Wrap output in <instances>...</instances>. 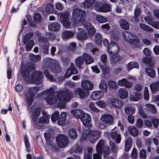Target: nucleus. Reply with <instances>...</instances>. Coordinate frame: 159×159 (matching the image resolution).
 Listing matches in <instances>:
<instances>
[{
    "label": "nucleus",
    "mask_w": 159,
    "mask_h": 159,
    "mask_svg": "<svg viewBox=\"0 0 159 159\" xmlns=\"http://www.w3.org/2000/svg\"><path fill=\"white\" fill-rule=\"evenodd\" d=\"M57 89L55 85H52L48 89L39 93L37 95L38 98L46 97L47 102L50 104H53L58 101V105L61 107H65V103L69 101L72 98V93L69 90L54 92Z\"/></svg>",
    "instance_id": "obj_1"
},
{
    "label": "nucleus",
    "mask_w": 159,
    "mask_h": 159,
    "mask_svg": "<svg viewBox=\"0 0 159 159\" xmlns=\"http://www.w3.org/2000/svg\"><path fill=\"white\" fill-rule=\"evenodd\" d=\"M35 66L34 63L30 62H27L25 67L22 66L21 73L22 76L27 81L38 84L43 81L42 73L39 71H35L31 76H30V71L34 70Z\"/></svg>",
    "instance_id": "obj_2"
},
{
    "label": "nucleus",
    "mask_w": 159,
    "mask_h": 159,
    "mask_svg": "<svg viewBox=\"0 0 159 159\" xmlns=\"http://www.w3.org/2000/svg\"><path fill=\"white\" fill-rule=\"evenodd\" d=\"M41 112V109L40 107L32 108L31 109V117L33 121V126L37 129L41 128L42 124H48L50 116L45 111H42V113L43 116L40 117L38 120V118L40 115Z\"/></svg>",
    "instance_id": "obj_3"
},
{
    "label": "nucleus",
    "mask_w": 159,
    "mask_h": 159,
    "mask_svg": "<svg viewBox=\"0 0 159 159\" xmlns=\"http://www.w3.org/2000/svg\"><path fill=\"white\" fill-rule=\"evenodd\" d=\"M54 61V60L50 58H45L44 60V63L43 67V70H44V75L50 81L53 82L55 81V80L52 75L49 74L48 70L50 68L52 71L54 73L59 72L61 70L60 65L52 64Z\"/></svg>",
    "instance_id": "obj_4"
},
{
    "label": "nucleus",
    "mask_w": 159,
    "mask_h": 159,
    "mask_svg": "<svg viewBox=\"0 0 159 159\" xmlns=\"http://www.w3.org/2000/svg\"><path fill=\"white\" fill-rule=\"evenodd\" d=\"M93 6L94 9L97 11L107 12L111 10V6L107 4H102L100 2H95V0H86L83 2L82 7L84 8H88Z\"/></svg>",
    "instance_id": "obj_5"
},
{
    "label": "nucleus",
    "mask_w": 159,
    "mask_h": 159,
    "mask_svg": "<svg viewBox=\"0 0 159 159\" xmlns=\"http://www.w3.org/2000/svg\"><path fill=\"white\" fill-rule=\"evenodd\" d=\"M72 115L77 118H80L83 125L85 127L91 128L92 126L90 116L85 113L82 110H72L70 111Z\"/></svg>",
    "instance_id": "obj_6"
},
{
    "label": "nucleus",
    "mask_w": 159,
    "mask_h": 159,
    "mask_svg": "<svg viewBox=\"0 0 159 159\" xmlns=\"http://www.w3.org/2000/svg\"><path fill=\"white\" fill-rule=\"evenodd\" d=\"M85 16V11L78 8L74 9L72 15V25L73 26L75 27L83 25Z\"/></svg>",
    "instance_id": "obj_7"
},
{
    "label": "nucleus",
    "mask_w": 159,
    "mask_h": 159,
    "mask_svg": "<svg viewBox=\"0 0 159 159\" xmlns=\"http://www.w3.org/2000/svg\"><path fill=\"white\" fill-rule=\"evenodd\" d=\"M96 149L98 153L93 155V159H102L101 154L103 153L104 157H106L109 153V148L108 147H105L103 140L101 139L99 141L96 146Z\"/></svg>",
    "instance_id": "obj_8"
},
{
    "label": "nucleus",
    "mask_w": 159,
    "mask_h": 159,
    "mask_svg": "<svg viewBox=\"0 0 159 159\" xmlns=\"http://www.w3.org/2000/svg\"><path fill=\"white\" fill-rule=\"evenodd\" d=\"M100 133L97 130H93L90 131L89 130H85L83 132L82 134L81 138V141L86 140L89 139L92 143H93L99 137Z\"/></svg>",
    "instance_id": "obj_9"
},
{
    "label": "nucleus",
    "mask_w": 159,
    "mask_h": 159,
    "mask_svg": "<svg viewBox=\"0 0 159 159\" xmlns=\"http://www.w3.org/2000/svg\"><path fill=\"white\" fill-rule=\"evenodd\" d=\"M39 90V89L38 87H32L28 88L27 92H24L25 97L29 105H31L33 102L34 96V94L37 93Z\"/></svg>",
    "instance_id": "obj_10"
},
{
    "label": "nucleus",
    "mask_w": 159,
    "mask_h": 159,
    "mask_svg": "<svg viewBox=\"0 0 159 159\" xmlns=\"http://www.w3.org/2000/svg\"><path fill=\"white\" fill-rule=\"evenodd\" d=\"M57 16L64 27L66 28H70V23L69 21L70 12L69 11H66L63 13H58Z\"/></svg>",
    "instance_id": "obj_11"
},
{
    "label": "nucleus",
    "mask_w": 159,
    "mask_h": 159,
    "mask_svg": "<svg viewBox=\"0 0 159 159\" xmlns=\"http://www.w3.org/2000/svg\"><path fill=\"white\" fill-rule=\"evenodd\" d=\"M122 35L125 40L131 44L137 45L139 43V39L137 36L129 32L124 31Z\"/></svg>",
    "instance_id": "obj_12"
},
{
    "label": "nucleus",
    "mask_w": 159,
    "mask_h": 159,
    "mask_svg": "<svg viewBox=\"0 0 159 159\" xmlns=\"http://www.w3.org/2000/svg\"><path fill=\"white\" fill-rule=\"evenodd\" d=\"M34 35V33L30 32L26 34L23 40V43L26 44L25 49L26 51H30L33 47L34 44V41L32 40H30Z\"/></svg>",
    "instance_id": "obj_13"
},
{
    "label": "nucleus",
    "mask_w": 159,
    "mask_h": 159,
    "mask_svg": "<svg viewBox=\"0 0 159 159\" xmlns=\"http://www.w3.org/2000/svg\"><path fill=\"white\" fill-rule=\"evenodd\" d=\"M56 141L58 146L62 148L67 145L69 142V139L65 135L60 134L57 136Z\"/></svg>",
    "instance_id": "obj_14"
},
{
    "label": "nucleus",
    "mask_w": 159,
    "mask_h": 159,
    "mask_svg": "<svg viewBox=\"0 0 159 159\" xmlns=\"http://www.w3.org/2000/svg\"><path fill=\"white\" fill-rule=\"evenodd\" d=\"M107 50L110 54L111 55H116L119 53L120 49L118 44L113 42L109 44Z\"/></svg>",
    "instance_id": "obj_15"
},
{
    "label": "nucleus",
    "mask_w": 159,
    "mask_h": 159,
    "mask_svg": "<svg viewBox=\"0 0 159 159\" xmlns=\"http://www.w3.org/2000/svg\"><path fill=\"white\" fill-rule=\"evenodd\" d=\"M143 62L148 65L150 67L149 68H145V70L147 74L150 77H153L155 76V73L154 71L152 69V66L151 64V60L150 59L145 57L143 59Z\"/></svg>",
    "instance_id": "obj_16"
},
{
    "label": "nucleus",
    "mask_w": 159,
    "mask_h": 159,
    "mask_svg": "<svg viewBox=\"0 0 159 159\" xmlns=\"http://www.w3.org/2000/svg\"><path fill=\"white\" fill-rule=\"evenodd\" d=\"M48 133H45L44 134V137L46 139L47 145L45 147V149L47 152H49V150L51 151L56 150L57 149V146L53 143L52 141L49 140V136H48Z\"/></svg>",
    "instance_id": "obj_17"
},
{
    "label": "nucleus",
    "mask_w": 159,
    "mask_h": 159,
    "mask_svg": "<svg viewBox=\"0 0 159 159\" xmlns=\"http://www.w3.org/2000/svg\"><path fill=\"white\" fill-rule=\"evenodd\" d=\"M114 118L112 115L109 114H104L101 118V120L104 124L111 125L113 124Z\"/></svg>",
    "instance_id": "obj_18"
},
{
    "label": "nucleus",
    "mask_w": 159,
    "mask_h": 159,
    "mask_svg": "<svg viewBox=\"0 0 159 159\" xmlns=\"http://www.w3.org/2000/svg\"><path fill=\"white\" fill-rule=\"evenodd\" d=\"M85 28L88 31V34L90 37H92L96 32V30L91 24L86 22L84 24Z\"/></svg>",
    "instance_id": "obj_19"
},
{
    "label": "nucleus",
    "mask_w": 159,
    "mask_h": 159,
    "mask_svg": "<svg viewBox=\"0 0 159 159\" xmlns=\"http://www.w3.org/2000/svg\"><path fill=\"white\" fill-rule=\"evenodd\" d=\"M78 73V71L75 67L73 64L71 63L70 67L68 68L64 75L65 78H68L72 74H76Z\"/></svg>",
    "instance_id": "obj_20"
},
{
    "label": "nucleus",
    "mask_w": 159,
    "mask_h": 159,
    "mask_svg": "<svg viewBox=\"0 0 159 159\" xmlns=\"http://www.w3.org/2000/svg\"><path fill=\"white\" fill-rule=\"evenodd\" d=\"M110 104L111 106L117 109L120 108L124 105L123 102L116 98L112 99Z\"/></svg>",
    "instance_id": "obj_21"
},
{
    "label": "nucleus",
    "mask_w": 159,
    "mask_h": 159,
    "mask_svg": "<svg viewBox=\"0 0 159 159\" xmlns=\"http://www.w3.org/2000/svg\"><path fill=\"white\" fill-rule=\"evenodd\" d=\"M104 95L103 92L101 91H96L93 92L91 95V98L96 100L102 98Z\"/></svg>",
    "instance_id": "obj_22"
},
{
    "label": "nucleus",
    "mask_w": 159,
    "mask_h": 159,
    "mask_svg": "<svg viewBox=\"0 0 159 159\" xmlns=\"http://www.w3.org/2000/svg\"><path fill=\"white\" fill-rule=\"evenodd\" d=\"M81 86L84 90H90L93 88V84L90 81L87 80H85L82 81Z\"/></svg>",
    "instance_id": "obj_23"
},
{
    "label": "nucleus",
    "mask_w": 159,
    "mask_h": 159,
    "mask_svg": "<svg viewBox=\"0 0 159 159\" xmlns=\"http://www.w3.org/2000/svg\"><path fill=\"white\" fill-rule=\"evenodd\" d=\"M62 38L64 40H66L73 37L75 33L70 30H65L62 32Z\"/></svg>",
    "instance_id": "obj_24"
},
{
    "label": "nucleus",
    "mask_w": 159,
    "mask_h": 159,
    "mask_svg": "<svg viewBox=\"0 0 159 159\" xmlns=\"http://www.w3.org/2000/svg\"><path fill=\"white\" fill-rule=\"evenodd\" d=\"M75 93L78 94L79 98L80 99H84L85 97L88 96L89 94V92H85L82 89L79 88L75 91Z\"/></svg>",
    "instance_id": "obj_25"
},
{
    "label": "nucleus",
    "mask_w": 159,
    "mask_h": 159,
    "mask_svg": "<svg viewBox=\"0 0 159 159\" xmlns=\"http://www.w3.org/2000/svg\"><path fill=\"white\" fill-rule=\"evenodd\" d=\"M78 29L79 32L77 34V39L80 40L87 39V37L86 32L81 28H78Z\"/></svg>",
    "instance_id": "obj_26"
},
{
    "label": "nucleus",
    "mask_w": 159,
    "mask_h": 159,
    "mask_svg": "<svg viewBox=\"0 0 159 159\" xmlns=\"http://www.w3.org/2000/svg\"><path fill=\"white\" fill-rule=\"evenodd\" d=\"M111 135L113 139H115V142L116 143H120L121 139V136L120 134L117 133L116 131L112 132L111 134Z\"/></svg>",
    "instance_id": "obj_27"
},
{
    "label": "nucleus",
    "mask_w": 159,
    "mask_h": 159,
    "mask_svg": "<svg viewBox=\"0 0 159 159\" xmlns=\"http://www.w3.org/2000/svg\"><path fill=\"white\" fill-rule=\"evenodd\" d=\"M83 58L85 61L86 64L89 65L93 63L94 61L93 58L89 54L84 53L83 54Z\"/></svg>",
    "instance_id": "obj_28"
},
{
    "label": "nucleus",
    "mask_w": 159,
    "mask_h": 159,
    "mask_svg": "<svg viewBox=\"0 0 159 159\" xmlns=\"http://www.w3.org/2000/svg\"><path fill=\"white\" fill-rule=\"evenodd\" d=\"M150 88L152 93H156L159 89V81L152 83L150 85Z\"/></svg>",
    "instance_id": "obj_29"
},
{
    "label": "nucleus",
    "mask_w": 159,
    "mask_h": 159,
    "mask_svg": "<svg viewBox=\"0 0 159 159\" xmlns=\"http://www.w3.org/2000/svg\"><path fill=\"white\" fill-rule=\"evenodd\" d=\"M118 93V96L121 99H125L128 97V92L125 89H119Z\"/></svg>",
    "instance_id": "obj_30"
},
{
    "label": "nucleus",
    "mask_w": 159,
    "mask_h": 159,
    "mask_svg": "<svg viewBox=\"0 0 159 159\" xmlns=\"http://www.w3.org/2000/svg\"><path fill=\"white\" fill-rule=\"evenodd\" d=\"M117 83L120 86H125L128 88H130L132 85L131 83L127 82V80L125 78H123L121 80H119Z\"/></svg>",
    "instance_id": "obj_31"
},
{
    "label": "nucleus",
    "mask_w": 159,
    "mask_h": 159,
    "mask_svg": "<svg viewBox=\"0 0 159 159\" xmlns=\"http://www.w3.org/2000/svg\"><path fill=\"white\" fill-rule=\"evenodd\" d=\"M48 28L52 31H58L60 29V25L57 22L52 23L48 25Z\"/></svg>",
    "instance_id": "obj_32"
},
{
    "label": "nucleus",
    "mask_w": 159,
    "mask_h": 159,
    "mask_svg": "<svg viewBox=\"0 0 159 159\" xmlns=\"http://www.w3.org/2000/svg\"><path fill=\"white\" fill-rule=\"evenodd\" d=\"M84 61V59L83 57L80 56L77 57L75 59V63L77 67L80 69L81 68V66L83 64Z\"/></svg>",
    "instance_id": "obj_33"
},
{
    "label": "nucleus",
    "mask_w": 159,
    "mask_h": 159,
    "mask_svg": "<svg viewBox=\"0 0 159 159\" xmlns=\"http://www.w3.org/2000/svg\"><path fill=\"white\" fill-rule=\"evenodd\" d=\"M68 135L69 138L73 140L75 139L78 136L76 130L74 129H71L69 130Z\"/></svg>",
    "instance_id": "obj_34"
},
{
    "label": "nucleus",
    "mask_w": 159,
    "mask_h": 159,
    "mask_svg": "<svg viewBox=\"0 0 159 159\" xmlns=\"http://www.w3.org/2000/svg\"><path fill=\"white\" fill-rule=\"evenodd\" d=\"M92 148L91 147L88 148L87 150L84 151V159H92Z\"/></svg>",
    "instance_id": "obj_35"
},
{
    "label": "nucleus",
    "mask_w": 159,
    "mask_h": 159,
    "mask_svg": "<svg viewBox=\"0 0 159 159\" xmlns=\"http://www.w3.org/2000/svg\"><path fill=\"white\" fill-rule=\"evenodd\" d=\"M121 27L125 30H128L129 28V25L128 22L125 20L121 19L119 21Z\"/></svg>",
    "instance_id": "obj_36"
},
{
    "label": "nucleus",
    "mask_w": 159,
    "mask_h": 159,
    "mask_svg": "<svg viewBox=\"0 0 159 159\" xmlns=\"http://www.w3.org/2000/svg\"><path fill=\"white\" fill-rule=\"evenodd\" d=\"M142 98V95L139 93L135 92L134 95H130V99L131 101H137Z\"/></svg>",
    "instance_id": "obj_37"
},
{
    "label": "nucleus",
    "mask_w": 159,
    "mask_h": 159,
    "mask_svg": "<svg viewBox=\"0 0 159 159\" xmlns=\"http://www.w3.org/2000/svg\"><path fill=\"white\" fill-rule=\"evenodd\" d=\"M132 139L130 138H128L126 139L125 143V150L126 152H128L130 149Z\"/></svg>",
    "instance_id": "obj_38"
},
{
    "label": "nucleus",
    "mask_w": 159,
    "mask_h": 159,
    "mask_svg": "<svg viewBox=\"0 0 159 159\" xmlns=\"http://www.w3.org/2000/svg\"><path fill=\"white\" fill-rule=\"evenodd\" d=\"M121 57L120 55H111L110 57V61L111 64L116 63L118 61L120 60Z\"/></svg>",
    "instance_id": "obj_39"
},
{
    "label": "nucleus",
    "mask_w": 159,
    "mask_h": 159,
    "mask_svg": "<svg viewBox=\"0 0 159 159\" xmlns=\"http://www.w3.org/2000/svg\"><path fill=\"white\" fill-rule=\"evenodd\" d=\"M83 149L82 147L76 145L74 146L72 148L69 150L70 153H72L74 152L81 153L82 152Z\"/></svg>",
    "instance_id": "obj_40"
},
{
    "label": "nucleus",
    "mask_w": 159,
    "mask_h": 159,
    "mask_svg": "<svg viewBox=\"0 0 159 159\" xmlns=\"http://www.w3.org/2000/svg\"><path fill=\"white\" fill-rule=\"evenodd\" d=\"M99 87L102 91L106 93L107 91V86L106 81L104 80H102L99 84Z\"/></svg>",
    "instance_id": "obj_41"
},
{
    "label": "nucleus",
    "mask_w": 159,
    "mask_h": 159,
    "mask_svg": "<svg viewBox=\"0 0 159 159\" xmlns=\"http://www.w3.org/2000/svg\"><path fill=\"white\" fill-rule=\"evenodd\" d=\"M127 68L129 71L133 68H138L139 67L138 63L136 61L131 62L127 65Z\"/></svg>",
    "instance_id": "obj_42"
},
{
    "label": "nucleus",
    "mask_w": 159,
    "mask_h": 159,
    "mask_svg": "<svg viewBox=\"0 0 159 159\" xmlns=\"http://www.w3.org/2000/svg\"><path fill=\"white\" fill-rule=\"evenodd\" d=\"M145 106L152 113L156 114L157 113V109L153 105L150 104L146 103L145 104Z\"/></svg>",
    "instance_id": "obj_43"
},
{
    "label": "nucleus",
    "mask_w": 159,
    "mask_h": 159,
    "mask_svg": "<svg viewBox=\"0 0 159 159\" xmlns=\"http://www.w3.org/2000/svg\"><path fill=\"white\" fill-rule=\"evenodd\" d=\"M139 26L141 29L145 31L150 32L153 31L152 28L145 24L140 23L139 24Z\"/></svg>",
    "instance_id": "obj_44"
},
{
    "label": "nucleus",
    "mask_w": 159,
    "mask_h": 159,
    "mask_svg": "<svg viewBox=\"0 0 159 159\" xmlns=\"http://www.w3.org/2000/svg\"><path fill=\"white\" fill-rule=\"evenodd\" d=\"M128 131L129 133L134 136H136L138 134V130L134 127H130L129 128Z\"/></svg>",
    "instance_id": "obj_45"
},
{
    "label": "nucleus",
    "mask_w": 159,
    "mask_h": 159,
    "mask_svg": "<svg viewBox=\"0 0 159 159\" xmlns=\"http://www.w3.org/2000/svg\"><path fill=\"white\" fill-rule=\"evenodd\" d=\"M125 113L128 115H132L134 114L135 110L132 107H128L125 108Z\"/></svg>",
    "instance_id": "obj_46"
},
{
    "label": "nucleus",
    "mask_w": 159,
    "mask_h": 159,
    "mask_svg": "<svg viewBox=\"0 0 159 159\" xmlns=\"http://www.w3.org/2000/svg\"><path fill=\"white\" fill-rule=\"evenodd\" d=\"M29 58L31 61L37 62L40 60L41 57L39 55H35L33 54H31L29 56Z\"/></svg>",
    "instance_id": "obj_47"
},
{
    "label": "nucleus",
    "mask_w": 159,
    "mask_h": 159,
    "mask_svg": "<svg viewBox=\"0 0 159 159\" xmlns=\"http://www.w3.org/2000/svg\"><path fill=\"white\" fill-rule=\"evenodd\" d=\"M24 141L25 148L28 152H29L30 150V144L27 138V136L26 135H25L24 136Z\"/></svg>",
    "instance_id": "obj_48"
},
{
    "label": "nucleus",
    "mask_w": 159,
    "mask_h": 159,
    "mask_svg": "<svg viewBox=\"0 0 159 159\" xmlns=\"http://www.w3.org/2000/svg\"><path fill=\"white\" fill-rule=\"evenodd\" d=\"M102 37L99 33H96L94 36V40L95 43L97 44L100 45L102 43Z\"/></svg>",
    "instance_id": "obj_49"
},
{
    "label": "nucleus",
    "mask_w": 159,
    "mask_h": 159,
    "mask_svg": "<svg viewBox=\"0 0 159 159\" xmlns=\"http://www.w3.org/2000/svg\"><path fill=\"white\" fill-rule=\"evenodd\" d=\"M46 11L48 13H53L54 12L53 7L52 4L48 3L45 8Z\"/></svg>",
    "instance_id": "obj_50"
},
{
    "label": "nucleus",
    "mask_w": 159,
    "mask_h": 159,
    "mask_svg": "<svg viewBox=\"0 0 159 159\" xmlns=\"http://www.w3.org/2000/svg\"><path fill=\"white\" fill-rule=\"evenodd\" d=\"M96 19L97 21L100 23H105L107 21V19L105 17L99 15H97Z\"/></svg>",
    "instance_id": "obj_51"
},
{
    "label": "nucleus",
    "mask_w": 159,
    "mask_h": 159,
    "mask_svg": "<svg viewBox=\"0 0 159 159\" xmlns=\"http://www.w3.org/2000/svg\"><path fill=\"white\" fill-rule=\"evenodd\" d=\"M89 107L93 111L95 112H98L100 110L95 106L94 104L92 102L89 103Z\"/></svg>",
    "instance_id": "obj_52"
},
{
    "label": "nucleus",
    "mask_w": 159,
    "mask_h": 159,
    "mask_svg": "<svg viewBox=\"0 0 159 159\" xmlns=\"http://www.w3.org/2000/svg\"><path fill=\"white\" fill-rule=\"evenodd\" d=\"M59 113L58 111H55L52 114L51 117V120L52 122H56L58 119Z\"/></svg>",
    "instance_id": "obj_53"
},
{
    "label": "nucleus",
    "mask_w": 159,
    "mask_h": 159,
    "mask_svg": "<svg viewBox=\"0 0 159 159\" xmlns=\"http://www.w3.org/2000/svg\"><path fill=\"white\" fill-rule=\"evenodd\" d=\"M49 46L48 44L43 45L41 46V48L44 54H48L49 53Z\"/></svg>",
    "instance_id": "obj_54"
},
{
    "label": "nucleus",
    "mask_w": 159,
    "mask_h": 159,
    "mask_svg": "<svg viewBox=\"0 0 159 159\" xmlns=\"http://www.w3.org/2000/svg\"><path fill=\"white\" fill-rule=\"evenodd\" d=\"M100 68L104 74H106L109 71V69L107 66L105 64H104L103 65L100 64Z\"/></svg>",
    "instance_id": "obj_55"
},
{
    "label": "nucleus",
    "mask_w": 159,
    "mask_h": 159,
    "mask_svg": "<svg viewBox=\"0 0 159 159\" xmlns=\"http://www.w3.org/2000/svg\"><path fill=\"white\" fill-rule=\"evenodd\" d=\"M108 85L111 88L114 89H116L118 88L116 83L113 81H110L108 82Z\"/></svg>",
    "instance_id": "obj_56"
},
{
    "label": "nucleus",
    "mask_w": 159,
    "mask_h": 159,
    "mask_svg": "<svg viewBox=\"0 0 159 159\" xmlns=\"http://www.w3.org/2000/svg\"><path fill=\"white\" fill-rule=\"evenodd\" d=\"M96 104L97 106L101 107H104L106 105V103L103 100H100L96 102Z\"/></svg>",
    "instance_id": "obj_57"
},
{
    "label": "nucleus",
    "mask_w": 159,
    "mask_h": 159,
    "mask_svg": "<svg viewBox=\"0 0 159 159\" xmlns=\"http://www.w3.org/2000/svg\"><path fill=\"white\" fill-rule=\"evenodd\" d=\"M149 97V93L148 89L147 87H145L144 93V98L145 99L147 100L148 99Z\"/></svg>",
    "instance_id": "obj_58"
},
{
    "label": "nucleus",
    "mask_w": 159,
    "mask_h": 159,
    "mask_svg": "<svg viewBox=\"0 0 159 159\" xmlns=\"http://www.w3.org/2000/svg\"><path fill=\"white\" fill-rule=\"evenodd\" d=\"M145 20L147 22V23L151 25L153 21V18L149 16H146L144 18Z\"/></svg>",
    "instance_id": "obj_59"
},
{
    "label": "nucleus",
    "mask_w": 159,
    "mask_h": 159,
    "mask_svg": "<svg viewBox=\"0 0 159 159\" xmlns=\"http://www.w3.org/2000/svg\"><path fill=\"white\" fill-rule=\"evenodd\" d=\"M131 156L133 159H136L137 157V150L135 148L133 149Z\"/></svg>",
    "instance_id": "obj_60"
},
{
    "label": "nucleus",
    "mask_w": 159,
    "mask_h": 159,
    "mask_svg": "<svg viewBox=\"0 0 159 159\" xmlns=\"http://www.w3.org/2000/svg\"><path fill=\"white\" fill-rule=\"evenodd\" d=\"M15 88L16 91L18 93H19L22 91L23 87L21 84H18L16 86Z\"/></svg>",
    "instance_id": "obj_61"
},
{
    "label": "nucleus",
    "mask_w": 159,
    "mask_h": 159,
    "mask_svg": "<svg viewBox=\"0 0 159 159\" xmlns=\"http://www.w3.org/2000/svg\"><path fill=\"white\" fill-rule=\"evenodd\" d=\"M34 20L35 22H39L41 20V17L39 14L35 13L34 16Z\"/></svg>",
    "instance_id": "obj_62"
},
{
    "label": "nucleus",
    "mask_w": 159,
    "mask_h": 159,
    "mask_svg": "<svg viewBox=\"0 0 159 159\" xmlns=\"http://www.w3.org/2000/svg\"><path fill=\"white\" fill-rule=\"evenodd\" d=\"M143 87L142 85L139 84H136L134 87L135 90L137 92L140 91L142 89Z\"/></svg>",
    "instance_id": "obj_63"
},
{
    "label": "nucleus",
    "mask_w": 159,
    "mask_h": 159,
    "mask_svg": "<svg viewBox=\"0 0 159 159\" xmlns=\"http://www.w3.org/2000/svg\"><path fill=\"white\" fill-rule=\"evenodd\" d=\"M136 125L138 128H141L143 125V122L142 120L140 119H138L136 123Z\"/></svg>",
    "instance_id": "obj_64"
}]
</instances>
